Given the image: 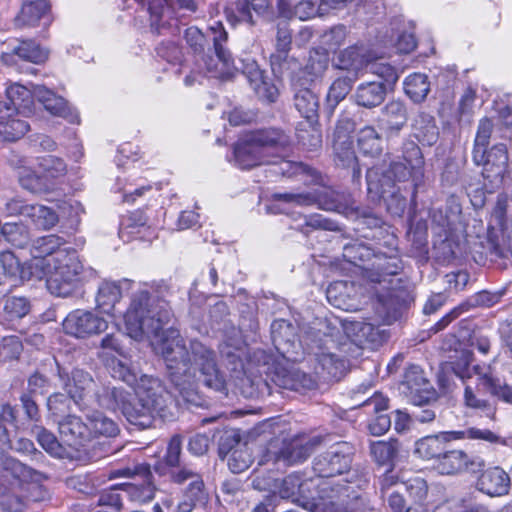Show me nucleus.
Returning <instances> with one entry per match:
<instances>
[{
  "label": "nucleus",
  "mask_w": 512,
  "mask_h": 512,
  "mask_svg": "<svg viewBox=\"0 0 512 512\" xmlns=\"http://www.w3.org/2000/svg\"><path fill=\"white\" fill-rule=\"evenodd\" d=\"M459 439L484 440L490 443L499 441V437L488 429L470 427L465 430L447 431L423 437L416 441L414 453L422 459L434 460L436 464L441 454L445 452L447 443Z\"/></svg>",
  "instance_id": "12"
},
{
  "label": "nucleus",
  "mask_w": 512,
  "mask_h": 512,
  "mask_svg": "<svg viewBox=\"0 0 512 512\" xmlns=\"http://www.w3.org/2000/svg\"><path fill=\"white\" fill-rule=\"evenodd\" d=\"M408 121V111L404 102L389 101L382 109L379 117V127L387 137L397 135Z\"/></svg>",
  "instance_id": "21"
},
{
  "label": "nucleus",
  "mask_w": 512,
  "mask_h": 512,
  "mask_svg": "<svg viewBox=\"0 0 512 512\" xmlns=\"http://www.w3.org/2000/svg\"><path fill=\"white\" fill-rule=\"evenodd\" d=\"M26 211H30L27 218H29L38 229H51L58 222V215L56 212L44 205L32 204V206L26 209Z\"/></svg>",
  "instance_id": "51"
},
{
  "label": "nucleus",
  "mask_w": 512,
  "mask_h": 512,
  "mask_svg": "<svg viewBox=\"0 0 512 512\" xmlns=\"http://www.w3.org/2000/svg\"><path fill=\"white\" fill-rule=\"evenodd\" d=\"M508 151L505 144L499 143L484 149L483 159L474 160L477 165H482V175L492 185L498 186L502 183L508 167Z\"/></svg>",
  "instance_id": "18"
},
{
  "label": "nucleus",
  "mask_w": 512,
  "mask_h": 512,
  "mask_svg": "<svg viewBox=\"0 0 512 512\" xmlns=\"http://www.w3.org/2000/svg\"><path fill=\"white\" fill-rule=\"evenodd\" d=\"M413 136L423 145L432 146L439 139V128L433 116L420 113L412 125Z\"/></svg>",
  "instance_id": "36"
},
{
  "label": "nucleus",
  "mask_w": 512,
  "mask_h": 512,
  "mask_svg": "<svg viewBox=\"0 0 512 512\" xmlns=\"http://www.w3.org/2000/svg\"><path fill=\"white\" fill-rule=\"evenodd\" d=\"M320 442L321 438L318 436L306 437L304 435L284 439L281 443L278 440L271 441L258 464L266 465L271 462L273 465L289 466L301 463L310 456Z\"/></svg>",
  "instance_id": "10"
},
{
  "label": "nucleus",
  "mask_w": 512,
  "mask_h": 512,
  "mask_svg": "<svg viewBox=\"0 0 512 512\" xmlns=\"http://www.w3.org/2000/svg\"><path fill=\"white\" fill-rule=\"evenodd\" d=\"M227 460L228 468L232 473L238 474L244 472L252 464V454L247 444L240 446V448L233 451Z\"/></svg>",
  "instance_id": "58"
},
{
  "label": "nucleus",
  "mask_w": 512,
  "mask_h": 512,
  "mask_svg": "<svg viewBox=\"0 0 512 512\" xmlns=\"http://www.w3.org/2000/svg\"><path fill=\"white\" fill-rule=\"evenodd\" d=\"M370 55L363 45H351L341 50L333 61V66L345 70L349 76L357 78L358 73L366 68Z\"/></svg>",
  "instance_id": "24"
},
{
  "label": "nucleus",
  "mask_w": 512,
  "mask_h": 512,
  "mask_svg": "<svg viewBox=\"0 0 512 512\" xmlns=\"http://www.w3.org/2000/svg\"><path fill=\"white\" fill-rule=\"evenodd\" d=\"M84 215V208L80 201L76 199L66 200V230H71V235H73V244L75 250L76 248L83 247L85 243V239L82 236H76L75 234L79 230V225L82 220V216ZM70 238V234L66 231V245L71 243L68 239ZM70 247H66V253L70 250Z\"/></svg>",
  "instance_id": "34"
},
{
  "label": "nucleus",
  "mask_w": 512,
  "mask_h": 512,
  "mask_svg": "<svg viewBox=\"0 0 512 512\" xmlns=\"http://www.w3.org/2000/svg\"><path fill=\"white\" fill-rule=\"evenodd\" d=\"M98 349V357L105 364L109 363L111 359H117L116 356H123V347L119 338L114 334H108L102 338Z\"/></svg>",
  "instance_id": "59"
},
{
  "label": "nucleus",
  "mask_w": 512,
  "mask_h": 512,
  "mask_svg": "<svg viewBox=\"0 0 512 512\" xmlns=\"http://www.w3.org/2000/svg\"><path fill=\"white\" fill-rule=\"evenodd\" d=\"M273 381L281 388L294 391L311 390L316 387L315 379L299 369L280 370L276 372Z\"/></svg>",
  "instance_id": "32"
},
{
  "label": "nucleus",
  "mask_w": 512,
  "mask_h": 512,
  "mask_svg": "<svg viewBox=\"0 0 512 512\" xmlns=\"http://www.w3.org/2000/svg\"><path fill=\"white\" fill-rule=\"evenodd\" d=\"M345 334L359 345H380L386 340V332L380 327L365 321H351L343 326Z\"/></svg>",
  "instance_id": "23"
},
{
  "label": "nucleus",
  "mask_w": 512,
  "mask_h": 512,
  "mask_svg": "<svg viewBox=\"0 0 512 512\" xmlns=\"http://www.w3.org/2000/svg\"><path fill=\"white\" fill-rule=\"evenodd\" d=\"M357 78L352 76H341L334 80L327 94V104L334 109L349 94L353 83Z\"/></svg>",
  "instance_id": "54"
},
{
  "label": "nucleus",
  "mask_w": 512,
  "mask_h": 512,
  "mask_svg": "<svg viewBox=\"0 0 512 512\" xmlns=\"http://www.w3.org/2000/svg\"><path fill=\"white\" fill-rule=\"evenodd\" d=\"M97 387L90 374L82 369H74L66 381V393L82 410L94 405L93 392Z\"/></svg>",
  "instance_id": "17"
},
{
  "label": "nucleus",
  "mask_w": 512,
  "mask_h": 512,
  "mask_svg": "<svg viewBox=\"0 0 512 512\" xmlns=\"http://www.w3.org/2000/svg\"><path fill=\"white\" fill-rule=\"evenodd\" d=\"M362 406L367 409L368 412L374 411L378 414L368 425L370 433L374 436H380L386 433L391 426V420L387 414L381 412L388 408V399L382 394L375 393L372 397L366 399L362 403Z\"/></svg>",
  "instance_id": "29"
},
{
  "label": "nucleus",
  "mask_w": 512,
  "mask_h": 512,
  "mask_svg": "<svg viewBox=\"0 0 512 512\" xmlns=\"http://www.w3.org/2000/svg\"><path fill=\"white\" fill-rule=\"evenodd\" d=\"M37 100L43 105L45 110L52 116H62L64 112V100L61 96L45 86H37L34 90Z\"/></svg>",
  "instance_id": "52"
},
{
  "label": "nucleus",
  "mask_w": 512,
  "mask_h": 512,
  "mask_svg": "<svg viewBox=\"0 0 512 512\" xmlns=\"http://www.w3.org/2000/svg\"><path fill=\"white\" fill-rule=\"evenodd\" d=\"M434 466L442 475L478 473L485 467V461L478 455L468 454L461 449H448L446 446L445 452Z\"/></svg>",
  "instance_id": "15"
},
{
  "label": "nucleus",
  "mask_w": 512,
  "mask_h": 512,
  "mask_svg": "<svg viewBox=\"0 0 512 512\" xmlns=\"http://www.w3.org/2000/svg\"><path fill=\"white\" fill-rule=\"evenodd\" d=\"M1 232L5 240L16 248H25L30 243V232L22 223H5Z\"/></svg>",
  "instance_id": "53"
},
{
  "label": "nucleus",
  "mask_w": 512,
  "mask_h": 512,
  "mask_svg": "<svg viewBox=\"0 0 512 512\" xmlns=\"http://www.w3.org/2000/svg\"><path fill=\"white\" fill-rule=\"evenodd\" d=\"M209 30L212 33L215 56L206 55L197 58L194 67L184 78L185 86L191 87L196 83L200 84L206 76L228 80L233 78L239 70L247 78L252 88L259 85L264 77L262 70L254 59L250 57L243 58L240 60L241 68L235 66L231 52L224 46L228 34L223 24L219 21L214 22L210 25Z\"/></svg>",
  "instance_id": "5"
},
{
  "label": "nucleus",
  "mask_w": 512,
  "mask_h": 512,
  "mask_svg": "<svg viewBox=\"0 0 512 512\" xmlns=\"http://www.w3.org/2000/svg\"><path fill=\"white\" fill-rule=\"evenodd\" d=\"M18 274L23 281L46 277L48 291L57 297L64 295V265L61 253L48 259L33 256L30 261L20 264Z\"/></svg>",
  "instance_id": "13"
},
{
  "label": "nucleus",
  "mask_w": 512,
  "mask_h": 512,
  "mask_svg": "<svg viewBox=\"0 0 512 512\" xmlns=\"http://www.w3.org/2000/svg\"><path fill=\"white\" fill-rule=\"evenodd\" d=\"M333 150L338 165L349 167L356 160L351 138L347 134L342 133L339 127H337L334 133Z\"/></svg>",
  "instance_id": "42"
},
{
  "label": "nucleus",
  "mask_w": 512,
  "mask_h": 512,
  "mask_svg": "<svg viewBox=\"0 0 512 512\" xmlns=\"http://www.w3.org/2000/svg\"><path fill=\"white\" fill-rule=\"evenodd\" d=\"M93 396L94 404L98 407L110 411L120 410L121 413L128 399L131 398L130 393L124 389L103 384H98Z\"/></svg>",
  "instance_id": "28"
},
{
  "label": "nucleus",
  "mask_w": 512,
  "mask_h": 512,
  "mask_svg": "<svg viewBox=\"0 0 512 512\" xmlns=\"http://www.w3.org/2000/svg\"><path fill=\"white\" fill-rule=\"evenodd\" d=\"M130 281L124 279L121 282L103 281L99 287L96 296L98 308L106 314L112 313L115 304L119 302L122 295V285H128Z\"/></svg>",
  "instance_id": "35"
},
{
  "label": "nucleus",
  "mask_w": 512,
  "mask_h": 512,
  "mask_svg": "<svg viewBox=\"0 0 512 512\" xmlns=\"http://www.w3.org/2000/svg\"><path fill=\"white\" fill-rule=\"evenodd\" d=\"M404 162L393 161L387 169L374 166L367 170L366 181L368 193L374 197L383 198L388 210L401 215L406 208V199L399 194L395 184L411 180L413 183V198L424 178V157L419 146L412 140H407L402 146Z\"/></svg>",
  "instance_id": "3"
},
{
  "label": "nucleus",
  "mask_w": 512,
  "mask_h": 512,
  "mask_svg": "<svg viewBox=\"0 0 512 512\" xmlns=\"http://www.w3.org/2000/svg\"><path fill=\"white\" fill-rule=\"evenodd\" d=\"M48 59V51L33 40L14 39L7 43V50L0 55L1 62L6 66H16L18 60L43 64Z\"/></svg>",
  "instance_id": "16"
},
{
  "label": "nucleus",
  "mask_w": 512,
  "mask_h": 512,
  "mask_svg": "<svg viewBox=\"0 0 512 512\" xmlns=\"http://www.w3.org/2000/svg\"><path fill=\"white\" fill-rule=\"evenodd\" d=\"M273 198L294 206H311L316 204L320 209L345 215L354 210L353 201L349 194L324 186L315 189L313 192L276 193L273 195Z\"/></svg>",
  "instance_id": "11"
},
{
  "label": "nucleus",
  "mask_w": 512,
  "mask_h": 512,
  "mask_svg": "<svg viewBox=\"0 0 512 512\" xmlns=\"http://www.w3.org/2000/svg\"><path fill=\"white\" fill-rule=\"evenodd\" d=\"M358 147L360 151L371 157L382 152V139L373 126H366L358 132Z\"/></svg>",
  "instance_id": "49"
},
{
  "label": "nucleus",
  "mask_w": 512,
  "mask_h": 512,
  "mask_svg": "<svg viewBox=\"0 0 512 512\" xmlns=\"http://www.w3.org/2000/svg\"><path fill=\"white\" fill-rule=\"evenodd\" d=\"M7 112V117H0V136L6 141H15L28 132L29 124L22 119L15 118V112Z\"/></svg>",
  "instance_id": "45"
},
{
  "label": "nucleus",
  "mask_w": 512,
  "mask_h": 512,
  "mask_svg": "<svg viewBox=\"0 0 512 512\" xmlns=\"http://www.w3.org/2000/svg\"><path fill=\"white\" fill-rule=\"evenodd\" d=\"M207 499L202 477L192 480L183 490V498L178 503L176 512H192L197 504H203Z\"/></svg>",
  "instance_id": "39"
},
{
  "label": "nucleus",
  "mask_w": 512,
  "mask_h": 512,
  "mask_svg": "<svg viewBox=\"0 0 512 512\" xmlns=\"http://www.w3.org/2000/svg\"><path fill=\"white\" fill-rule=\"evenodd\" d=\"M492 131L493 122L489 118H483L479 121L474 142L473 160L483 159L484 149L489 145Z\"/></svg>",
  "instance_id": "56"
},
{
  "label": "nucleus",
  "mask_w": 512,
  "mask_h": 512,
  "mask_svg": "<svg viewBox=\"0 0 512 512\" xmlns=\"http://www.w3.org/2000/svg\"><path fill=\"white\" fill-rule=\"evenodd\" d=\"M107 321L90 311L75 310L66 316V334L84 338L105 331Z\"/></svg>",
  "instance_id": "19"
},
{
  "label": "nucleus",
  "mask_w": 512,
  "mask_h": 512,
  "mask_svg": "<svg viewBox=\"0 0 512 512\" xmlns=\"http://www.w3.org/2000/svg\"><path fill=\"white\" fill-rule=\"evenodd\" d=\"M290 144V137L279 129L252 131L241 137L234 145V164L242 170L270 164L271 156H281Z\"/></svg>",
  "instance_id": "9"
},
{
  "label": "nucleus",
  "mask_w": 512,
  "mask_h": 512,
  "mask_svg": "<svg viewBox=\"0 0 512 512\" xmlns=\"http://www.w3.org/2000/svg\"><path fill=\"white\" fill-rule=\"evenodd\" d=\"M17 421V410L9 403L0 405V449L10 446V432L7 424H15Z\"/></svg>",
  "instance_id": "57"
},
{
  "label": "nucleus",
  "mask_w": 512,
  "mask_h": 512,
  "mask_svg": "<svg viewBox=\"0 0 512 512\" xmlns=\"http://www.w3.org/2000/svg\"><path fill=\"white\" fill-rule=\"evenodd\" d=\"M290 145L286 148L284 152L281 153V156H271V158H281L279 162H271L274 164V173H280L286 177H294V176H307L311 177L313 180L317 178L315 175V171L310 169L308 166L304 165L301 162H293L290 160H285V153L288 151Z\"/></svg>",
  "instance_id": "47"
},
{
  "label": "nucleus",
  "mask_w": 512,
  "mask_h": 512,
  "mask_svg": "<svg viewBox=\"0 0 512 512\" xmlns=\"http://www.w3.org/2000/svg\"><path fill=\"white\" fill-rule=\"evenodd\" d=\"M433 512H487V509L481 505L468 504L461 499H449L435 506Z\"/></svg>",
  "instance_id": "64"
},
{
  "label": "nucleus",
  "mask_w": 512,
  "mask_h": 512,
  "mask_svg": "<svg viewBox=\"0 0 512 512\" xmlns=\"http://www.w3.org/2000/svg\"><path fill=\"white\" fill-rule=\"evenodd\" d=\"M6 95L8 102L0 101V113L12 111L28 116L33 112L35 95L27 87L14 83L6 89Z\"/></svg>",
  "instance_id": "25"
},
{
  "label": "nucleus",
  "mask_w": 512,
  "mask_h": 512,
  "mask_svg": "<svg viewBox=\"0 0 512 512\" xmlns=\"http://www.w3.org/2000/svg\"><path fill=\"white\" fill-rule=\"evenodd\" d=\"M478 486L480 491L489 496H502L509 491L510 477L502 468L493 467L481 475Z\"/></svg>",
  "instance_id": "30"
},
{
  "label": "nucleus",
  "mask_w": 512,
  "mask_h": 512,
  "mask_svg": "<svg viewBox=\"0 0 512 512\" xmlns=\"http://www.w3.org/2000/svg\"><path fill=\"white\" fill-rule=\"evenodd\" d=\"M271 335L276 349L282 354L289 353L290 347L295 344V328L286 320L273 321Z\"/></svg>",
  "instance_id": "38"
},
{
  "label": "nucleus",
  "mask_w": 512,
  "mask_h": 512,
  "mask_svg": "<svg viewBox=\"0 0 512 512\" xmlns=\"http://www.w3.org/2000/svg\"><path fill=\"white\" fill-rule=\"evenodd\" d=\"M370 453L378 465L387 467V472H390L398 454V442L396 440L372 442Z\"/></svg>",
  "instance_id": "41"
},
{
  "label": "nucleus",
  "mask_w": 512,
  "mask_h": 512,
  "mask_svg": "<svg viewBox=\"0 0 512 512\" xmlns=\"http://www.w3.org/2000/svg\"><path fill=\"white\" fill-rule=\"evenodd\" d=\"M69 262H66V297L82 296L84 294V285L93 277V271L84 268L81 261L75 254L69 256Z\"/></svg>",
  "instance_id": "26"
},
{
  "label": "nucleus",
  "mask_w": 512,
  "mask_h": 512,
  "mask_svg": "<svg viewBox=\"0 0 512 512\" xmlns=\"http://www.w3.org/2000/svg\"><path fill=\"white\" fill-rule=\"evenodd\" d=\"M87 420L89 425L78 416H66V459L86 463L114 452L110 439L119 435V425L99 411Z\"/></svg>",
  "instance_id": "4"
},
{
  "label": "nucleus",
  "mask_w": 512,
  "mask_h": 512,
  "mask_svg": "<svg viewBox=\"0 0 512 512\" xmlns=\"http://www.w3.org/2000/svg\"><path fill=\"white\" fill-rule=\"evenodd\" d=\"M63 244V239L54 234L39 237L32 243L31 254L41 259L55 258L59 253L64 256Z\"/></svg>",
  "instance_id": "40"
},
{
  "label": "nucleus",
  "mask_w": 512,
  "mask_h": 512,
  "mask_svg": "<svg viewBox=\"0 0 512 512\" xmlns=\"http://www.w3.org/2000/svg\"><path fill=\"white\" fill-rule=\"evenodd\" d=\"M342 328L326 318H316L310 324L301 328L299 344L304 350L312 353L318 363L317 370L328 378L339 380L345 372V361L340 359L331 349L339 343Z\"/></svg>",
  "instance_id": "7"
},
{
  "label": "nucleus",
  "mask_w": 512,
  "mask_h": 512,
  "mask_svg": "<svg viewBox=\"0 0 512 512\" xmlns=\"http://www.w3.org/2000/svg\"><path fill=\"white\" fill-rule=\"evenodd\" d=\"M23 345L18 336H7L0 343V362L16 360L22 353Z\"/></svg>",
  "instance_id": "62"
},
{
  "label": "nucleus",
  "mask_w": 512,
  "mask_h": 512,
  "mask_svg": "<svg viewBox=\"0 0 512 512\" xmlns=\"http://www.w3.org/2000/svg\"><path fill=\"white\" fill-rule=\"evenodd\" d=\"M402 268V260L396 253L386 255L377 252L371 264L364 265V277L372 283L381 285L387 282V277L397 275Z\"/></svg>",
  "instance_id": "20"
},
{
  "label": "nucleus",
  "mask_w": 512,
  "mask_h": 512,
  "mask_svg": "<svg viewBox=\"0 0 512 512\" xmlns=\"http://www.w3.org/2000/svg\"><path fill=\"white\" fill-rule=\"evenodd\" d=\"M269 6V0H237L235 3L236 21L254 24L253 12L263 14Z\"/></svg>",
  "instance_id": "48"
},
{
  "label": "nucleus",
  "mask_w": 512,
  "mask_h": 512,
  "mask_svg": "<svg viewBox=\"0 0 512 512\" xmlns=\"http://www.w3.org/2000/svg\"><path fill=\"white\" fill-rule=\"evenodd\" d=\"M404 92L414 102L424 101L430 91L428 77L423 73H413L404 80Z\"/></svg>",
  "instance_id": "44"
},
{
  "label": "nucleus",
  "mask_w": 512,
  "mask_h": 512,
  "mask_svg": "<svg viewBox=\"0 0 512 512\" xmlns=\"http://www.w3.org/2000/svg\"><path fill=\"white\" fill-rule=\"evenodd\" d=\"M473 353L468 349L456 350L455 359L442 367L449 379L452 375L464 385V403L467 407L485 411L489 403L484 397L487 391L507 403H512V388L499 378H494L489 369L479 365L471 366Z\"/></svg>",
  "instance_id": "6"
},
{
  "label": "nucleus",
  "mask_w": 512,
  "mask_h": 512,
  "mask_svg": "<svg viewBox=\"0 0 512 512\" xmlns=\"http://www.w3.org/2000/svg\"><path fill=\"white\" fill-rule=\"evenodd\" d=\"M354 448L348 442H338L313 460L312 477L317 498L303 503L312 512H353L358 494L353 485L339 478L348 472Z\"/></svg>",
  "instance_id": "2"
},
{
  "label": "nucleus",
  "mask_w": 512,
  "mask_h": 512,
  "mask_svg": "<svg viewBox=\"0 0 512 512\" xmlns=\"http://www.w3.org/2000/svg\"><path fill=\"white\" fill-rule=\"evenodd\" d=\"M315 480L307 479L302 480L298 474H290L283 478L279 483L275 480V487L278 488V493L283 499H296L300 498L301 501L308 499L305 497V492L309 491L311 487L314 488Z\"/></svg>",
  "instance_id": "33"
},
{
  "label": "nucleus",
  "mask_w": 512,
  "mask_h": 512,
  "mask_svg": "<svg viewBox=\"0 0 512 512\" xmlns=\"http://www.w3.org/2000/svg\"><path fill=\"white\" fill-rule=\"evenodd\" d=\"M41 21L44 26L51 22L50 4L46 0L25 2L15 18L16 25L20 27H34Z\"/></svg>",
  "instance_id": "27"
},
{
  "label": "nucleus",
  "mask_w": 512,
  "mask_h": 512,
  "mask_svg": "<svg viewBox=\"0 0 512 512\" xmlns=\"http://www.w3.org/2000/svg\"><path fill=\"white\" fill-rule=\"evenodd\" d=\"M294 105L298 112L307 120H313L318 115L319 100L317 95L309 88L296 90Z\"/></svg>",
  "instance_id": "43"
},
{
  "label": "nucleus",
  "mask_w": 512,
  "mask_h": 512,
  "mask_svg": "<svg viewBox=\"0 0 512 512\" xmlns=\"http://www.w3.org/2000/svg\"><path fill=\"white\" fill-rule=\"evenodd\" d=\"M18 274L23 281L46 277L48 291L57 297L64 295V265L61 253L48 259L33 256L30 261L20 264Z\"/></svg>",
  "instance_id": "14"
},
{
  "label": "nucleus",
  "mask_w": 512,
  "mask_h": 512,
  "mask_svg": "<svg viewBox=\"0 0 512 512\" xmlns=\"http://www.w3.org/2000/svg\"><path fill=\"white\" fill-rule=\"evenodd\" d=\"M105 365L109 368L113 378L127 383L129 386L134 387L136 390L137 384L140 381V377L138 378L137 372L132 369L126 361L111 359V361Z\"/></svg>",
  "instance_id": "55"
},
{
  "label": "nucleus",
  "mask_w": 512,
  "mask_h": 512,
  "mask_svg": "<svg viewBox=\"0 0 512 512\" xmlns=\"http://www.w3.org/2000/svg\"><path fill=\"white\" fill-rule=\"evenodd\" d=\"M348 30L344 25H336L325 31L321 36V44L327 51L334 52L345 43Z\"/></svg>",
  "instance_id": "61"
},
{
  "label": "nucleus",
  "mask_w": 512,
  "mask_h": 512,
  "mask_svg": "<svg viewBox=\"0 0 512 512\" xmlns=\"http://www.w3.org/2000/svg\"><path fill=\"white\" fill-rule=\"evenodd\" d=\"M365 70L381 78L386 86H393L399 79L398 70L383 58H368Z\"/></svg>",
  "instance_id": "50"
},
{
  "label": "nucleus",
  "mask_w": 512,
  "mask_h": 512,
  "mask_svg": "<svg viewBox=\"0 0 512 512\" xmlns=\"http://www.w3.org/2000/svg\"><path fill=\"white\" fill-rule=\"evenodd\" d=\"M375 253L363 242L346 244L343 248V257L350 263L359 266L364 273V265L371 264Z\"/></svg>",
  "instance_id": "46"
},
{
  "label": "nucleus",
  "mask_w": 512,
  "mask_h": 512,
  "mask_svg": "<svg viewBox=\"0 0 512 512\" xmlns=\"http://www.w3.org/2000/svg\"><path fill=\"white\" fill-rule=\"evenodd\" d=\"M403 385L409 391L411 402L421 406L435 399V391L418 366H412L405 374Z\"/></svg>",
  "instance_id": "22"
},
{
  "label": "nucleus",
  "mask_w": 512,
  "mask_h": 512,
  "mask_svg": "<svg viewBox=\"0 0 512 512\" xmlns=\"http://www.w3.org/2000/svg\"><path fill=\"white\" fill-rule=\"evenodd\" d=\"M135 394L136 401L131 402L129 398L122 412L131 425L146 429L152 426L156 416L163 420L172 417L168 404L170 394L158 378L141 375Z\"/></svg>",
  "instance_id": "8"
},
{
  "label": "nucleus",
  "mask_w": 512,
  "mask_h": 512,
  "mask_svg": "<svg viewBox=\"0 0 512 512\" xmlns=\"http://www.w3.org/2000/svg\"><path fill=\"white\" fill-rule=\"evenodd\" d=\"M172 316L168 303L149 283L139 284L133 291L124 315L127 334L137 341L147 338L154 351L166 364L167 375L175 390L186 403L198 405L197 384L224 392L226 381L216 362L215 351L193 339L186 346L179 331L164 329Z\"/></svg>",
  "instance_id": "1"
},
{
  "label": "nucleus",
  "mask_w": 512,
  "mask_h": 512,
  "mask_svg": "<svg viewBox=\"0 0 512 512\" xmlns=\"http://www.w3.org/2000/svg\"><path fill=\"white\" fill-rule=\"evenodd\" d=\"M245 442L241 441L240 433L237 430H227L225 431L219 440V456L222 459H225L230 454L233 453L236 449L240 448V446L245 445Z\"/></svg>",
  "instance_id": "63"
},
{
  "label": "nucleus",
  "mask_w": 512,
  "mask_h": 512,
  "mask_svg": "<svg viewBox=\"0 0 512 512\" xmlns=\"http://www.w3.org/2000/svg\"><path fill=\"white\" fill-rule=\"evenodd\" d=\"M0 467L13 478L23 482H41L45 479L43 473L21 463L11 456L2 455L0 458Z\"/></svg>",
  "instance_id": "37"
},
{
  "label": "nucleus",
  "mask_w": 512,
  "mask_h": 512,
  "mask_svg": "<svg viewBox=\"0 0 512 512\" xmlns=\"http://www.w3.org/2000/svg\"><path fill=\"white\" fill-rule=\"evenodd\" d=\"M399 488L404 489L409 497L416 504H424L428 495V486L426 481L421 477L410 478L405 482L397 484Z\"/></svg>",
  "instance_id": "60"
},
{
  "label": "nucleus",
  "mask_w": 512,
  "mask_h": 512,
  "mask_svg": "<svg viewBox=\"0 0 512 512\" xmlns=\"http://www.w3.org/2000/svg\"><path fill=\"white\" fill-rule=\"evenodd\" d=\"M386 94L387 87L384 83L369 81L357 86L353 98L358 106L372 109L385 100Z\"/></svg>",
  "instance_id": "31"
}]
</instances>
